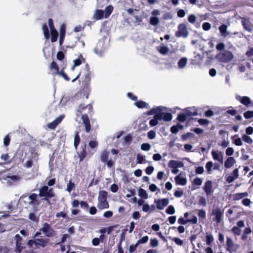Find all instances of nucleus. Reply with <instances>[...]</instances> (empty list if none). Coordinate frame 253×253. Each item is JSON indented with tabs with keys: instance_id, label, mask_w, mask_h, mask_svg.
<instances>
[{
	"instance_id": "nucleus-1",
	"label": "nucleus",
	"mask_w": 253,
	"mask_h": 253,
	"mask_svg": "<svg viewBox=\"0 0 253 253\" xmlns=\"http://www.w3.org/2000/svg\"><path fill=\"white\" fill-rule=\"evenodd\" d=\"M39 196L42 198V200L45 201L48 205H51L50 199L55 196L54 190L52 188H49L47 185L42 186L39 189Z\"/></svg>"
},
{
	"instance_id": "nucleus-2",
	"label": "nucleus",
	"mask_w": 253,
	"mask_h": 253,
	"mask_svg": "<svg viewBox=\"0 0 253 253\" xmlns=\"http://www.w3.org/2000/svg\"><path fill=\"white\" fill-rule=\"evenodd\" d=\"M26 155L27 153H25L24 155L23 151H17L8 163L9 164L13 163L15 166H18L20 164L24 163Z\"/></svg>"
},
{
	"instance_id": "nucleus-3",
	"label": "nucleus",
	"mask_w": 253,
	"mask_h": 253,
	"mask_svg": "<svg viewBox=\"0 0 253 253\" xmlns=\"http://www.w3.org/2000/svg\"><path fill=\"white\" fill-rule=\"evenodd\" d=\"M83 73H84V78L83 82H84L85 84H89L91 80V72L90 71V67L88 64H86L84 68L82 70L78 75L72 80V82H75L78 78H79Z\"/></svg>"
},
{
	"instance_id": "nucleus-4",
	"label": "nucleus",
	"mask_w": 253,
	"mask_h": 253,
	"mask_svg": "<svg viewBox=\"0 0 253 253\" xmlns=\"http://www.w3.org/2000/svg\"><path fill=\"white\" fill-rule=\"evenodd\" d=\"M233 58V54L229 50H225L216 56V58L219 61L224 63H227L230 61Z\"/></svg>"
},
{
	"instance_id": "nucleus-5",
	"label": "nucleus",
	"mask_w": 253,
	"mask_h": 253,
	"mask_svg": "<svg viewBox=\"0 0 253 253\" xmlns=\"http://www.w3.org/2000/svg\"><path fill=\"white\" fill-rule=\"evenodd\" d=\"M40 231H42L46 237L49 238L54 237L56 233V231L52 229L50 225L47 222L43 223L42 227L40 229Z\"/></svg>"
},
{
	"instance_id": "nucleus-6",
	"label": "nucleus",
	"mask_w": 253,
	"mask_h": 253,
	"mask_svg": "<svg viewBox=\"0 0 253 253\" xmlns=\"http://www.w3.org/2000/svg\"><path fill=\"white\" fill-rule=\"evenodd\" d=\"M109 155V152L104 150H103L100 155V160L102 162L106 164L108 168H112L115 166V162L111 159L108 160Z\"/></svg>"
},
{
	"instance_id": "nucleus-7",
	"label": "nucleus",
	"mask_w": 253,
	"mask_h": 253,
	"mask_svg": "<svg viewBox=\"0 0 253 253\" xmlns=\"http://www.w3.org/2000/svg\"><path fill=\"white\" fill-rule=\"evenodd\" d=\"M15 241V248L14 252L17 253H21L22 250L25 248L24 244L22 243V238L19 234H16L14 237Z\"/></svg>"
},
{
	"instance_id": "nucleus-8",
	"label": "nucleus",
	"mask_w": 253,
	"mask_h": 253,
	"mask_svg": "<svg viewBox=\"0 0 253 253\" xmlns=\"http://www.w3.org/2000/svg\"><path fill=\"white\" fill-rule=\"evenodd\" d=\"M177 29V31L175 33L176 37H183L184 38H186L188 37L189 33L185 24H180L178 25Z\"/></svg>"
},
{
	"instance_id": "nucleus-9",
	"label": "nucleus",
	"mask_w": 253,
	"mask_h": 253,
	"mask_svg": "<svg viewBox=\"0 0 253 253\" xmlns=\"http://www.w3.org/2000/svg\"><path fill=\"white\" fill-rule=\"evenodd\" d=\"M167 108L162 106H159V121H170L172 120V116L170 113H165L164 111Z\"/></svg>"
},
{
	"instance_id": "nucleus-10",
	"label": "nucleus",
	"mask_w": 253,
	"mask_h": 253,
	"mask_svg": "<svg viewBox=\"0 0 253 253\" xmlns=\"http://www.w3.org/2000/svg\"><path fill=\"white\" fill-rule=\"evenodd\" d=\"M226 250L230 253L236 252L239 248V245L234 244L232 239L227 237L226 238Z\"/></svg>"
},
{
	"instance_id": "nucleus-11",
	"label": "nucleus",
	"mask_w": 253,
	"mask_h": 253,
	"mask_svg": "<svg viewBox=\"0 0 253 253\" xmlns=\"http://www.w3.org/2000/svg\"><path fill=\"white\" fill-rule=\"evenodd\" d=\"M236 99L243 105L246 107H249L253 105L251 98L247 96H241L239 94L235 95Z\"/></svg>"
},
{
	"instance_id": "nucleus-12",
	"label": "nucleus",
	"mask_w": 253,
	"mask_h": 253,
	"mask_svg": "<svg viewBox=\"0 0 253 253\" xmlns=\"http://www.w3.org/2000/svg\"><path fill=\"white\" fill-rule=\"evenodd\" d=\"M203 188L207 197L212 195L214 192L212 181L211 180L206 181Z\"/></svg>"
},
{
	"instance_id": "nucleus-13",
	"label": "nucleus",
	"mask_w": 253,
	"mask_h": 253,
	"mask_svg": "<svg viewBox=\"0 0 253 253\" xmlns=\"http://www.w3.org/2000/svg\"><path fill=\"white\" fill-rule=\"evenodd\" d=\"M223 212V210L220 208L213 209L212 211V214L214 215L215 217L213 218V220L216 221L217 223L220 222Z\"/></svg>"
},
{
	"instance_id": "nucleus-14",
	"label": "nucleus",
	"mask_w": 253,
	"mask_h": 253,
	"mask_svg": "<svg viewBox=\"0 0 253 253\" xmlns=\"http://www.w3.org/2000/svg\"><path fill=\"white\" fill-rule=\"evenodd\" d=\"M38 160V156L37 153H31V156L29 157L27 161L23 164V167L27 169L31 168L33 165L34 161H37Z\"/></svg>"
},
{
	"instance_id": "nucleus-15",
	"label": "nucleus",
	"mask_w": 253,
	"mask_h": 253,
	"mask_svg": "<svg viewBox=\"0 0 253 253\" xmlns=\"http://www.w3.org/2000/svg\"><path fill=\"white\" fill-rule=\"evenodd\" d=\"M175 183L177 185L184 186L186 185L187 182V179L186 177L185 174L184 173H179L174 178Z\"/></svg>"
},
{
	"instance_id": "nucleus-16",
	"label": "nucleus",
	"mask_w": 253,
	"mask_h": 253,
	"mask_svg": "<svg viewBox=\"0 0 253 253\" xmlns=\"http://www.w3.org/2000/svg\"><path fill=\"white\" fill-rule=\"evenodd\" d=\"M81 119L83 121V124L84 125L85 132L87 133L89 132L91 130V125L88 115L86 114H83Z\"/></svg>"
},
{
	"instance_id": "nucleus-17",
	"label": "nucleus",
	"mask_w": 253,
	"mask_h": 253,
	"mask_svg": "<svg viewBox=\"0 0 253 253\" xmlns=\"http://www.w3.org/2000/svg\"><path fill=\"white\" fill-rule=\"evenodd\" d=\"M36 242V248L40 247L44 248L49 243V240L47 238H35Z\"/></svg>"
},
{
	"instance_id": "nucleus-18",
	"label": "nucleus",
	"mask_w": 253,
	"mask_h": 253,
	"mask_svg": "<svg viewBox=\"0 0 253 253\" xmlns=\"http://www.w3.org/2000/svg\"><path fill=\"white\" fill-rule=\"evenodd\" d=\"M38 195L36 193H32L29 196L30 201L29 204L34 206H38L40 204V202L38 200Z\"/></svg>"
},
{
	"instance_id": "nucleus-19",
	"label": "nucleus",
	"mask_w": 253,
	"mask_h": 253,
	"mask_svg": "<svg viewBox=\"0 0 253 253\" xmlns=\"http://www.w3.org/2000/svg\"><path fill=\"white\" fill-rule=\"evenodd\" d=\"M63 118L64 116H59L53 121L48 124V127L51 129H54L57 127V126L61 123Z\"/></svg>"
},
{
	"instance_id": "nucleus-20",
	"label": "nucleus",
	"mask_w": 253,
	"mask_h": 253,
	"mask_svg": "<svg viewBox=\"0 0 253 253\" xmlns=\"http://www.w3.org/2000/svg\"><path fill=\"white\" fill-rule=\"evenodd\" d=\"M211 155L214 161L220 162L221 164L223 163V155L221 152H217L213 150L211 152Z\"/></svg>"
},
{
	"instance_id": "nucleus-21",
	"label": "nucleus",
	"mask_w": 253,
	"mask_h": 253,
	"mask_svg": "<svg viewBox=\"0 0 253 253\" xmlns=\"http://www.w3.org/2000/svg\"><path fill=\"white\" fill-rule=\"evenodd\" d=\"M239 176V169H235L232 172V173L226 177V181L230 183L232 182L234 180L236 179Z\"/></svg>"
},
{
	"instance_id": "nucleus-22",
	"label": "nucleus",
	"mask_w": 253,
	"mask_h": 253,
	"mask_svg": "<svg viewBox=\"0 0 253 253\" xmlns=\"http://www.w3.org/2000/svg\"><path fill=\"white\" fill-rule=\"evenodd\" d=\"M242 24L245 29L249 32H252L253 30V25L246 18H242Z\"/></svg>"
},
{
	"instance_id": "nucleus-23",
	"label": "nucleus",
	"mask_w": 253,
	"mask_h": 253,
	"mask_svg": "<svg viewBox=\"0 0 253 253\" xmlns=\"http://www.w3.org/2000/svg\"><path fill=\"white\" fill-rule=\"evenodd\" d=\"M86 144L84 143L81 146L82 150L78 153L79 157L80 158V162L83 161L87 155V152L86 151Z\"/></svg>"
},
{
	"instance_id": "nucleus-24",
	"label": "nucleus",
	"mask_w": 253,
	"mask_h": 253,
	"mask_svg": "<svg viewBox=\"0 0 253 253\" xmlns=\"http://www.w3.org/2000/svg\"><path fill=\"white\" fill-rule=\"evenodd\" d=\"M87 108L88 109V113L91 114V113L93 110V107L92 105L91 104H89L86 106H85L83 104H81L79 105V108L78 109V112L82 114L84 110Z\"/></svg>"
},
{
	"instance_id": "nucleus-25",
	"label": "nucleus",
	"mask_w": 253,
	"mask_h": 253,
	"mask_svg": "<svg viewBox=\"0 0 253 253\" xmlns=\"http://www.w3.org/2000/svg\"><path fill=\"white\" fill-rule=\"evenodd\" d=\"M236 161L233 157H229L224 162V167L226 169H230L236 164Z\"/></svg>"
},
{
	"instance_id": "nucleus-26",
	"label": "nucleus",
	"mask_w": 253,
	"mask_h": 253,
	"mask_svg": "<svg viewBox=\"0 0 253 253\" xmlns=\"http://www.w3.org/2000/svg\"><path fill=\"white\" fill-rule=\"evenodd\" d=\"M168 166L170 168H182L184 166L182 162L177 160H170L168 164Z\"/></svg>"
},
{
	"instance_id": "nucleus-27",
	"label": "nucleus",
	"mask_w": 253,
	"mask_h": 253,
	"mask_svg": "<svg viewBox=\"0 0 253 253\" xmlns=\"http://www.w3.org/2000/svg\"><path fill=\"white\" fill-rule=\"evenodd\" d=\"M98 201V202L97 205V207L98 208V209L102 210L109 208V204L108 202L107 201V200Z\"/></svg>"
},
{
	"instance_id": "nucleus-28",
	"label": "nucleus",
	"mask_w": 253,
	"mask_h": 253,
	"mask_svg": "<svg viewBox=\"0 0 253 253\" xmlns=\"http://www.w3.org/2000/svg\"><path fill=\"white\" fill-rule=\"evenodd\" d=\"M85 61V59L82 54H80L77 59L74 60V65L71 68L72 70H74L75 67L80 66L83 62L84 63Z\"/></svg>"
},
{
	"instance_id": "nucleus-29",
	"label": "nucleus",
	"mask_w": 253,
	"mask_h": 253,
	"mask_svg": "<svg viewBox=\"0 0 253 253\" xmlns=\"http://www.w3.org/2000/svg\"><path fill=\"white\" fill-rule=\"evenodd\" d=\"M203 179L200 177H196L192 181V190H195L198 188L197 186H200L202 184Z\"/></svg>"
},
{
	"instance_id": "nucleus-30",
	"label": "nucleus",
	"mask_w": 253,
	"mask_h": 253,
	"mask_svg": "<svg viewBox=\"0 0 253 253\" xmlns=\"http://www.w3.org/2000/svg\"><path fill=\"white\" fill-rule=\"evenodd\" d=\"M49 68L51 71H54L52 72L53 75L55 76L59 73V68L55 61H53L51 63Z\"/></svg>"
},
{
	"instance_id": "nucleus-31",
	"label": "nucleus",
	"mask_w": 253,
	"mask_h": 253,
	"mask_svg": "<svg viewBox=\"0 0 253 253\" xmlns=\"http://www.w3.org/2000/svg\"><path fill=\"white\" fill-rule=\"evenodd\" d=\"M65 34L66 28L65 26L64 25H63L61 26L60 28L59 44L61 46L62 45L63 43L64 38L65 36Z\"/></svg>"
},
{
	"instance_id": "nucleus-32",
	"label": "nucleus",
	"mask_w": 253,
	"mask_h": 253,
	"mask_svg": "<svg viewBox=\"0 0 253 253\" xmlns=\"http://www.w3.org/2000/svg\"><path fill=\"white\" fill-rule=\"evenodd\" d=\"M184 112L188 117L192 116H196L198 114L196 109L195 107L188 108Z\"/></svg>"
},
{
	"instance_id": "nucleus-33",
	"label": "nucleus",
	"mask_w": 253,
	"mask_h": 253,
	"mask_svg": "<svg viewBox=\"0 0 253 253\" xmlns=\"http://www.w3.org/2000/svg\"><path fill=\"white\" fill-rule=\"evenodd\" d=\"M104 12L103 10L101 9H97L95 11L94 15L93 18L96 20H98L102 19L104 17Z\"/></svg>"
},
{
	"instance_id": "nucleus-34",
	"label": "nucleus",
	"mask_w": 253,
	"mask_h": 253,
	"mask_svg": "<svg viewBox=\"0 0 253 253\" xmlns=\"http://www.w3.org/2000/svg\"><path fill=\"white\" fill-rule=\"evenodd\" d=\"M187 58L186 57H182L177 62L178 67L179 69H183L185 67L187 63Z\"/></svg>"
},
{
	"instance_id": "nucleus-35",
	"label": "nucleus",
	"mask_w": 253,
	"mask_h": 253,
	"mask_svg": "<svg viewBox=\"0 0 253 253\" xmlns=\"http://www.w3.org/2000/svg\"><path fill=\"white\" fill-rule=\"evenodd\" d=\"M248 193L247 192L239 193L235 194L233 196V199L234 200L237 201L241 199L244 197H247Z\"/></svg>"
},
{
	"instance_id": "nucleus-36",
	"label": "nucleus",
	"mask_w": 253,
	"mask_h": 253,
	"mask_svg": "<svg viewBox=\"0 0 253 253\" xmlns=\"http://www.w3.org/2000/svg\"><path fill=\"white\" fill-rule=\"evenodd\" d=\"M227 26L225 24H222L219 27V30L221 34V35L223 37H226L229 34L227 31Z\"/></svg>"
},
{
	"instance_id": "nucleus-37",
	"label": "nucleus",
	"mask_w": 253,
	"mask_h": 253,
	"mask_svg": "<svg viewBox=\"0 0 253 253\" xmlns=\"http://www.w3.org/2000/svg\"><path fill=\"white\" fill-rule=\"evenodd\" d=\"M80 141L81 139L80 136L79 135V132L77 131L75 132L74 142V145L76 149H77L80 144Z\"/></svg>"
},
{
	"instance_id": "nucleus-38",
	"label": "nucleus",
	"mask_w": 253,
	"mask_h": 253,
	"mask_svg": "<svg viewBox=\"0 0 253 253\" xmlns=\"http://www.w3.org/2000/svg\"><path fill=\"white\" fill-rule=\"evenodd\" d=\"M169 52V48L163 45V44H161V46L159 48V52L161 53L163 55H167Z\"/></svg>"
},
{
	"instance_id": "nucleus-39",
	"label": "nucleus",
	"mask_w": 253,
	"mask_h": 253,
	"mask_svg": "<svg viewBox=\"0 0 253 253\" xmlns=\"http://www.w3.org/2000/svg\"><path fill=\"white\" fill-rule=\"evenodd\" d=\"M213 167V163L212 161L208 162L205 166L207 172L208 174H211L212 173V169Z\"/></svg>"
},
{
	"instance_id": "nucleus-40",
	"label": "nucleus",
	"mask_w": 253,
	"mask_h": 253,
	"mask_svg": "<svg viewBox=\"0 0 253 253\" xmlns=\"http://www.w3.org/2000/svg\"><path fill=\"white\" fill-rule=\"evenodd\" d=\"M134 104L138 108H144L148 107V104L142 100H139L135 102L134 103Z\"/></svg>"
},
{
	"instance_id": "nucleus-41",
	"label": "nucleus",
	"mask_w": 253,
	"mask_h": 253,
	"mask_svg": "<svg viewBox=\"0 0 253 253\" xmlns=\"http://www.w3.org/2000/svg\"><path fill=\"white\" fill-rule=\"evenodd\" d=\"M107 192L105 190H101L99 192L98 200H107Z\"/></svg>"
},
{
	"instance_id": "nucleus-42",
	"label": "nucleus",
	"mask_w": 253,
	"mask_h": 253,
	"mask_svg": "<svg viewBox=\"0 0 253 253\" xmlns=\"http://www.w3.org/2000/svg\"><path fill=\"white\" fill-rule=\"evenodd\" d=\"M113 10V7L111 5H109L106 7L105 9L104 16L105 18H108L112 13Z\"/></svg>"
},
{
	"instance_id": "nucleus-43",
	"label": "nucleus",
	"mask_w": 253,
	"mask_h": 253,
	"mask_svg": "<svg viewBox=\"0 0 253 253\" xmlns=\"http://www.w3.org/2000/svg\"><path fill=\"white\" fill-rule=\"evenodd\" d=\"M42 30H43V34H44L45 38L46 40H48L50 37V35H49L48 28L47 25L46 23H44L43 24Z\"/></svg>"
},
{
	"instance_id": "nucleus-44",
	"label": "nucleus",
	"mask_w": 253,
	"mask_h": 253,
	"mask_svg": "<svg viewBox=\"0 0 253 253\" xmlns=\"http://www.w3.org/2000/svg\"><path fill=\"white\" fill-rule=\"evenodd\" d=\"M138 196L144 199H147L148 197L146 190L141 188L138 190Z\"/></svg>"
},
{
	"instance_id": "nucleus-45",
	"label": "nucleus",
	"mask_w": 253,
	"mask_h": 253,
	"mask_svg": "<svg viewBox=\"0 0 253 253\" xmlns=\"http://www.w3.org/2000/svg\"><path fill=\"white\" fill-rule=\"evenodd\" d=\"M50 33H51V41L52 42H55L57 40V38H58V33L57 32V31H56V30H51V31H50Z\"/></svg>"
},
{
	"instance_id": "nucleus-46",
	"label": "nucleus",
	"mask_w": 253,
	"mask_h": 253,
	"mask_svg": "<svg viewBox=\"0 0 253 253\" xmlns=\"http://www.w3.org/2000/svg\"><path fill=\"white\" fill-rule=\"evenodd\" d=\"M169 203V200L168 198L163 199L159 200V209H162L167 206Z\"/></svg>"
},
{
	"instance_id": "nucleus-47",
	"label": "nucleus",
	"mask_w": 253,
	"mask_h": 253,
	"mask_svg": "<svg viewBox=\"0 0 253 253\" xmlns=\"http://www.w3.org/2000/svg\"><path fill=\"white\" fill-rule=\"evenodd\" d=\"M136 160L137 163L140 164L147 163V161L145 159V156H144L140 154H138L137 155Z\"/></svg>"
},
{
	"instance_id": "nucleus-48",
	"label": "nucleus",
	"mask_w": 253,
	"mask_h": 253,
	"mask_svg": "<svg viewBox=\"0 0 253 253\" xmlns=\"http://www.w3.org/2000/svg\"><path fill=\"white\" fill-rule=\"evenodd\" d=\"M242 139L246 143L248 144H252L253 140L252 138L248 135L244 134L242 135Z\"/></svg>"
},
{
	"instance_id": "nucleus-49",
	"label": "nucleus",
	"mask_w": 253,
	"mask_h": 253,
	"mask_svg": "<svg viewBox=\"0 0 253 253\" xmlns=\"http://www.w3.org/2000/svg\"><path fill=\"white\" fill-rule=\"evenodd\" d=\"M183 127L181 125H177L176 126H173L170 128V131L172 133H177L179 129H182Z\"/></svg>"
},
{
	"instance_id": "nucleus-50",
	"label": "nucleus",
	"mask_w": 253,
	"mask_h": 253,
	"mask_svg": "<svg viewBox=\"0 0 253 253\" xmlns=\"http://www.w3.org/2000/svg\"><path fill=\"white\" fill-rule=\"evenodd\" d=\"M29 218L36 222H38L39 220V216H37L34 212H30L29 215Z\"/></svg>"
},
{
	"instance_id": "nucleus-51",
	"label": "nucleus",
	"mask_w": 253,
	"mask_h": 253,
	"mask_svg": "<svg viewBox=\"0 0 253 253\" xmlns=\"http://www.w3.org/2000/svg\"><path fill=\"white\" fill-rule=\"evenodd\" d=\"M75 188V185L74 183L72 181L71 179H70L69 181V183H68L66 190L69 193H70Z\"/></svg>"
},
{
	"instance_id": "nucleus-52",
	"label": "nucleus",
	"mask_w": 253,
	"mask_h": 253,
	"mask_svg": "<svg viewBox=\"0 0 253 253\" xmlns=\"http://www.w3.org/2000/svg\"><path fill=\"white\" fill-rule=\"evenodd\" d=\"M158 123V114L154 116V118L153 119H151L149 121V124L151 126H156Z\"/></svg>"
},
{
	"instance_id": "nucleus-53",
	"label": "nucleus",
	"mask_w": 253,
	"mask_h": 253,
	"mask_svg": "<svg viewBox=\"0 0 253 253\" xmlns=\"http://www.w3.org/2000/svg\"><path fill=\"white\" fill-rule=\"evenodd\" d=\"M213 241V237L211 234H207L206 236V243L208 245H211V244Z\"/></svg>"
},
{
	"instance_id": "nucleus-54",
	"label": "nucleus",
	"mask_w": 253,
	"mask_h": 253,
	"mask_svg": "<svg viewBox=\"0 0 253 253\" xmlns=\"http://www.w3.org/2000/svg\"><path fill=\"white\" fill-rule=\"evenodd\" d=\"M187 117H188L184 112V113L179 114L177 116V119L179 122H184L186 120Z\"/></svg>"
},
{
	"instance_id": "nucleus-55",
	"label": "nucleus",
	"mask_w": 253,
	"mask_h": 253,
	"mask_svg": "<svg viewBox=\"0 0 253 253\" xmlns=\"http://www.w3.org/2000/svg\"><path fill=\"white\" fill-rule=\"evenodd\" d=\"M64 68H62L61 71H59V73H58V75L62 76L66 81H69L70 79L68 75L64 72Z\"/></svg>"
},
{
	"instance_id": "nucleus-56",
	"label": "nucleus",
	"mask_w": 253,
	"mask_h": 253,
	"mask_svg": "<svg viewBox=\"0 0 253 253\" xmlns=\"http://www.w3.org/2000/svg\"><path fill=\"white\" fill-rule=\"evenodd\" d=\"M147 114L148 115H154V116L158 114V107H157L156 108H154L149 111H148L147 112Z\"/></svg>"
},
{
	"instance_id": "nucleus-57",
	"label": "nucleus",
	"mask_w": 253,
	"mask_h": 253,
	"mask_svg": "<svg viewBox=\"0 0 253 253\" xmlns=\"http://www.w3.org/2000/svg\"><path fill=\"white\" fill-rule=\"evenodd\" d=\"M149 240V237L148 236H145L143 237L142 238L137 241V243L139 245L140 244H145Z\"/></svg>"
},
{
	"instance_id": "nucleus-58",
	"label": "nucleus",
	"mask_w": 253,
	"mask_h": 253,
	"mask_svg": "<svg viewBox=\"0 0 253 253\" xmlns=\"http://www.w3.org/2000/svg\"><path fill=\"white\" fill-rule=\"evenodd\" d=\"M244 117L247 119H251L253 118V111H248L247 112H245L244 113Z\"/></svg>"
},
{
	"instance_id": "nucleus-59",
	"label": "nucleus",
	"mask_w": 253,
	"mask_h": 253,
	"mask_svg": "<svg viewBox=\"0 0 253 253\" xmlns=\"http://www.w3.org/2000/svg\"><path fill=\"white\" fill-rule=\"evenodd\" d=\"M10 141V137L9 134L6 135L3 138V145L4 146L7 147L9 145Z\"/></svg>"
},
{
	"instance_id": "nucleus-60",
	"label": "nucleus",
	"mask_w": 253,
	"mask_h": 253,
	"mask_svg": "<svg viewBox=\"0 0 253 253\" xmlns=\"http://www.w3.org/2000/svg\"><path fill=\"white\" fill-rule=\"evenodd\" d=\"M232 233L235 235H239L241 234V230L237 226H234L231 230Z\"/></svg>"
},
{
	"instance_id": "nucleus-61",
	"label": "nucleus",
	"mask_w": 253,
	"mask_h": 253,
	"mask_svg": "<svg viewBox=\"0 0 253 253\" xmlns=\"http://www.w3.org/2000/svg\"><path fill=\"white\" fill-rule=\"evenodd\" d=\"M151 148V145L149 143H143L141 145V149L143 151H149Z\"/></svg>"
},
{
	"instance_id": "nucleus-62",
	"label": "nucleus",
	"mask_w": 253,
	"mask_h": 253,
	"mask_svg": "<svg viewBox=\"0 0 253 253\" xmlns=\"http://www.w3.org/2000/svg\"><path fill=\"white\" fill-rule=\"evenodd\" d=\"M234 150L232 147H228L225 151V154L228 156H231L233 155Z\"/></svg>"
},
{
	"instance_id": "nucleus-63",
	"label": "nucleus",
	"mask_w": 253,
	"mask_h": 253,
	"mask_svg": "<svg viewBox=\"0 0 253 253\" xmlns=\"http://www.w3.org/2000/svg\"><path fill=\"white\" fill-rule=\"evenodd\" d=\"M166 212L169 214H173L175 212V210L173 206H169L166 210Z\"/></svg>"
},
{
	"instance_id": "nucleus-64",
	"label": "nucleus",
	"mask_w": 253,
	"mask_h": 253,
	"mask_svg": "<svg viewBox=\"0 0 253 253\" xmlns=\"http://www.w3.org/2000/svg\"><path fill=\"white\" fill-rule=\"evenodd\" d=\"M197 18L194 14H190L188 17V21L192 24H194L196 21Z\"/></svg>"
}]
</instances>
